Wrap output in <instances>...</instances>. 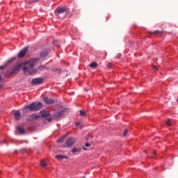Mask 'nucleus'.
<instances>
[{"label":"nucleus","instance_id":"nucleus-1","mask_svg":"<svg viewBox=\"0 0 178 178\" xmlns=\"http://www.w3.org/2000/svg\"><path fill=\"white\" fill-rule=\"evenodd\" d=\"M23 66V72L25 73V74H37V70H33L34 66L35 65V63H34V60H30L29 61L25 62L23 64H18L14 67L11 70H9L6 73V76H12V74L16 73V72H19L20 69L22 68V65Z\"/></svg>","mask_w":178,"mask_h":178},{"label":"nucleus","instance_id":"nucleus-2","mask_svg":"<svg viewBox=\"0 0 178 178\" xmlns=\"http://www.w3.org/2000/svg\"><path fill=\"white\" fill-rule=\"evenodd\" d=\"M42 108V103L41 102H33L31 104L27 105L25 107V109H29L31 112H36L37 111H40Z\"/></svg>","mask_w":178,"mask_h":178},{"label":"nucleus","instance_id":"nucleus-3","mask_svg":"<svg viewBox=\"0 0 178 178\" xmlns=\"http://www.w3.org/2000/svg\"><path fill=\"white\" fill-rule=\"evenodd\" d=\"M67 8L66 7H58L55 10V15L58 17V19H60V15H63V13H67Z\"/></svg>","mask_w":178,"mask_h":178},{"label":"nucleus","instance_id":"nucleus-4","mask_svg":"<svg viewBox=\"0 0 178 178\" xmlns=\"http://www.w3.org/2000/svg\"><path fill=\"white\" fill-rule=\"evenodd\" d=\"M42 83H44V79H42V78H35V79H32V81H31V83L33 86H37L38 84H42Z\"/></svg>","mask_w":178,"mask_h":178},{"label":"nucleus","instance_id":"nucleus-5","mask_svg":"<svg viewBox=\"0 0 178 178\" xmlns=\"http://www.w3.org/2000/svg\"><path fill=\"white\" fill-rule=\"evenodd\" d=\"M74 143H76V138L70 137L66 141V145L67 147H72Z\"/></svg>","mask_w":178,"mask_h":178},{"label":"nucleus","instance_id":"nucleus-6","mask_svg":"<svg viewBox=\"0 0 178 178\" xmlns=\"http://www.w3.org/2000/svg\"><path fill=\"white\" fill-rule=\"evenodd\" d=\"M27 51H29V47H25L18 54V58H24L26 54H27Z\"/></svg>","mask_w":178,"mask_h":178},{"label":"nucleus","instance_id":"nucleus-7","mask_svg":"<svg viewBox=\"0 0 178 178\" xmlns=\"http://www.w3.org/2000/svg\"><path fill=\"white\" fill-rule=\"evenodd\" d=\"M65 112H66V109L55 113L54 118H56V119H59V118H62V116H63V115H65Z\"/></svg>","mask_w":178,"mask_h":178},{"label":"nucleus","instance_id":"nucleus-8","mask_svg":"<svg viewBox=\"0 0 178 178\" xmlns=\"http://www.w3.org/2000/svg\"><path fill=\"white\" fill-rule=\"evenodd\" d=\"M44 102H45V104H47V105H52V104H55V100L49 99L48 97H44Z\"/></svg>","mask_w":178,"mask_h":178},{"label":"nucleus","instance_id":"nucleus-9","mask_svg":"<svg viewBox=\"0 0 178 178\" xmlns=\"http://www.w3.org/2000/svg\"><path fill=\"white\" fill-rule=\"evenodd\" d=\"M20 118H22V114L19 111H16L14 113V119L15 120H20Z\"/></svg>","mask_w":178,"mask_h":178},{"label":"nucleus","instance_id":"nucleus-10","mask_svg":"<svg viewBox=\"0 0 178 178\" xmlns=\"http://www.w3.org/2000/svg\"><path fill=\"white\" fill-rule=\"evenodd\" d=\"M15 59H16V58H13L11 59L8 60L7 61V63H6L4 64V67L3 65L0 66V70H3V69H5V67H6L8 66V65H9V63H11L13 60H15Z\"/></svg>","mask_w":178,"mask_h":178},{"label":"nucleus","instance_id":"nucleus-11","mask_svg":"<svg viewBox=\"0 0 178 178\" xmlns=\"http://www.w3.org/2000/svg\"><path fill=\"white\" fill-rule=\"evenodd\" d=\"M48 54H49V50L44 49L41 52L40 56L41 58H47V56H48Z\"/></svg>","mask_w":178,"mask_h":178},{"label":"nucleus","instance_id":"nucleus-12","mask_svg":"<svg viewBox=\"0 0 178 178\" xmlns=\"http://www.w3.org/2000/svg\"><path fill=\"white\" fill-rule=\"evenodd\" d=\"M40 115L42 118H48L51 114L49 113V111H40Z\"/></svg>","mask_w":178,"mask_h":178},{"label":"nucleus","instance_id":"nucleus-13","mask_svg":"<svg viewBox=\"0 0 178 178\" xmlns=\"http://www.w3.org/2000/svg\"><path fill=\"white\" fill-rule=\"evenodd\" d=\"M40 116L38 115L33 114L29 116L28 120H37V119H40Z\"/></svg>","mask_w":178,"mask_h":178},{"label":"nucleus","instance_id":"nucleus-14","mask_svg":"<svg viewBox=\"0 0 178 178\" xmlns=\"http://www.w3.org/2000/svg\"><path fill=\"white\" fill-rule=\"evenodd\" d=\"M16 129L20 134H26V130L24 128H23V127H17Z\"/></svg>","mask_w":178,"mask_h":178},{"label":"nucleus","instance_id":"nucleus-15","mask_svg":"<svg viewBox=\"0 0 178 178\" xmlns=\"http://www.w3.org/2000/svg\"><path fill=\"white\" fill-rule=\"evenodd\" d=\"M55 158L56 159H67V156H63V155H60V154H56Z\"/></svg>","mask_w":178,"mask_h":178},{"label":"nucleus","instance_id":"nucleus-16","mask_svg":"<svg viewBox=\"0 0 178 178\" xmlns=\"http://www.w3.org/2000/svg\"><path fill=\"white\" fill-rule=\"evenodd\" d=\"M81 152V147H79V148L74 147L71 150V152H72V154H76V152Z\"/></svg>","mask_w":178,"mask_h":178},{"label":"nucleus","instance_id":"nucleus-17","mask_svg":"<svg viewBox=\"0 0 178 178\" xmlns=\"http://www.w3.org/2000/svg\"><path fill=\"white\" fill-rule=\"evenodd\" d=\"M90 67L92 69H96V67H98V63H97V62H92L90 64Z\"/></svg>","mask_w":178,"mask_h":178},{"label":"nucleus","instance_id":"nucleus-18","mask_svg":"<svg viewBox=\"0 0 178 178\" xmlns=\"http://www.w3.org/2000/svg\"><path fill=\"white\" fill-rule=\"evenodd\" d=\"M65 138H66V136H63V138L58 139L57 140V143H58L59 144H62V143H63Z\"/></svg>","mask_w":178,"mask_h":178},{"label":"nucleus","instance_id":"nucleus-19","mask_svg":"<svg viewBox=\"0 0 178 178\" xmlns=\"http://www.w3.org/2000/svg\"><path fill=\"white\" fill-rule=\"evenodd\" d=\"M79 113H80L81 116H82V117H86V116H87V114H86V111H83V110H81V111H79Z\"/></svg>","mask_w":178,"mask_h":178},{"label":"nucleus","instance_id":"nucleus-20","mask_svg":"<svg viewBox=\"0 0 178 178\" xmlns=\"http://www.w3.org/2000/svg\"><path fill=\"white\" fill-rule=\"evenodd\" d=\"M40 165H41L42 168L47 169V163H45V162H44V161H40Z\"/></svg>","mask_w":178,"mask_h":178},{"label":"nucleus","instance_id":"nucleus-21","mask_svg":"<svg viewBox=\"0 0 178 178\" xmlns=\"http://www.w3.org/2000/svg\"><path fill=\"white\" fill-rule=\"evenodd\" d=\"M149 34H158V33H159V34H161L162 35L163 32L159 31H156L154 32H149Z\"/></svg>","mask_w":178,"mask_h":178},{"label":"nucleus","instance_id":"nucleus-22","mask_svg":"<svg viewBox=\"0 0 178 178\" xmlns=\"http://www.w3.org/2000/svg\"><path fill=\"white\" fill-rule=\"evenodd\" d=\"M129 129H124V133H123V136L124 137H127L129 136Z\"/></svg>","mask_w":178,"mask_h":178},{"label":"nucleus","instance_id":"nucleus-23","mask_svg":"<svg viewBox=\"0 0 178 178\" xmlns=\"http://www.w3.org/2000/svg\"><path fill=\"white\" fill-rule=\"evenodd\" d=\"M59 44H60V41H59V40H54V44L56 47H59Z\"/></svg>","mask_w":178,"mask_h":178},{"label":"nucleus","instance_id":"nucleus-24","mask_svg":"<svg viewBox=\"0 0 178 178\" xmlns=\"http://www.w3.org/2000/svg\"><path fill=\"white\" fill-rule=\"evenodd\" d=\"M165 123L167 126H172V124L170 123V118H168Z\"/></svg>","mask_w":178,"mask_h":178},{"label":"nucleus","instance_id":"nucleus-25","mask_svg":"<svg viewBox=\"0 0 178 178\" xmlns=\"http://www.w3.org/2000/svg\"><path fill=\"white\" fill-rule=\"evenodd\" d=\"M45 70V67L44 65H40L38 67V70Z\"/></svg>","mask_w":178,"mask_h":178},{"label":"nucleus","instance_id":"nucleus-26","mask_svg":"<svg viewBox=\"0 0 178 178\" xmlns=\"http://www.w3.org/2000/svg\"><path fill=\"white\" fill-rule=\"evenodd\" d=\"M117 59H120L122 58V54L118 53L116 56Z\"/></svg>","mask_w":178,"mask_h":178},{"label":"nucleus","instance_id":"nucleus-27","mask_svg":"<svg viewBox=\"0 0 178 178\" xmlns=\"http://www.w3.org/2000/svg\"><path fill=\"white\" fill-rule=\"evenodd\" d=\"M156 152L154 151L152 155V158H156Z\"/></svg>","mask_w":178,"mask_h":178},{"label":"nucleus","instance_id":"nucleus-28","mask_svg":"<svg viewBox=\"0 0 178 178\" xmlns=\"http://www.w3.org/2000/svg\"><path fill=\"white\" fill-rule=\"evenodd\" d=\"M47 122H52V118L49 116L47 118Z\"/></svg>","mask_w":178,"mask_h":178},{"label":"nucleus","instance_id":"nucleus-29","mask_svg":"<svg viewBox=\"0 0 178 178\" xmlns=\"http://www.w3.org/2000/svg\"><path fill=\"white\" fill-rule=\"evenodd\" d=\"M22 152L24 154V153H26V152H27V148H22Z\"/></svg>","mask_w":178,"mask_h":178},{"label":"nucleus","instance_id":"nucleus-30","mask_svg":"<svg viewBox=\"0 0 178 178\" xmlns=\"http://www.w3.org/2000/svg\"><path fill=\"white\" fill-rule=\"evenodd\" d=\"M1 144H6V145H8V142L6 141V140H3Z\"/></svg>","mask_w":178,"mask_h":178},{"label":"nucleus","instance_id":"nucleus-31","mask_svg":"<svg viewBox=\"0 0 178 178\" xmlns=\"http://www.w3.org/2000/svg\"><path fill=\"white\" fill-rule=\"evenodd\" d=\"M112 66H113L112 63H108V67H109V69H111V68H112Z\"/></svg>","mask_w":178,"mask_h":178},{"label":"nucleus","instance_id":"nucleus-32","mask_svg":"<svg viewBox=\"0 0 178 178\" xmlns=\"http://www.w3.org/2000/svg\"><path fill=\"white\" fill-rule=\"evenodd\" d=\"M90 146H91V145L89 144V143H86L85 144V147H90Z\"/></svg>","mask_w":178,"mask_h":178},{"label":"nucleus","instance_id":"nucleus-33","mask_svg":"<svg viewBox=\"0 0 178 178\" xmlns=\"http://www.w3.org/2000/svg\"><path fill=\"white\" fill-rule=\"evenodd\" d=\"M153 67L155 69V70H159V69H158V67H157V66L153 65Z\"/></svg>","mask_w":178,"mask_h":178},{"label":"nucleus","instance_id":"nucleus-34","mask_svg":"<svg viewBox=\"0 0 178 178\" xmlns=\"http://www.w3.org/2000/svg\"><path fill=\"white\" fill-rule=\"evenodd\" d=\"M76 127H78V126H80V122H77L76 124H75Z\"/></svg>","mask_w":178,"mask_h":178},{"label":"nucleus","instance_id":"nucleus-35","mask_svg":"<svg viewBox=\"0 0 178 178\" xmlns=\"http://www.w3.org/2000/svg\"><path fill=\"white\" fill-rule=\"evenodd\" d=\"M2 80V77L1 76V75H0V81ZM1 88H2V86H1L0 85V90H1Z\"/></svg>","mask_w":178,"mask_h":178},{"label":"nucleus","instance_id":"nucleus-36","mask_svg":"<svg viewBox=\"0 0 178 178\" xmlns=\"http://www.w3.org/2000/svg\"><path fill=\"white\" fill-rule=\"evenodd\" d=\"M83 149L85 151H87V149H86L84 146H83Z\"/></svg>","mask_w":178,"mask_h":178}]
</instances>
